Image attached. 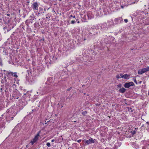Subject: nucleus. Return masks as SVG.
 <instances>
[{"instance_id":"nucleus-15","label":"nucleus","mask_w":149,"mask_h":149,"mask_svg":"<svg viewBox=\"0 0 149 149\" xmlns=\"http://www.w3.org/2000/svg\"><path fill=\"white\" fill-rule=\"evenodd\" d=\"M133 80L134 82L136 84H137L138 83L137 82L135 78H134L133 79Z\"/></svg>"},{"instance_id":"nucleus-32","label":"nucleus","mask_w":149,"mask_h":149,"mask_svg":"<svg viewBox=\"0 0 149 149\" xmlns=\"http://www.w3.org/2000/svg\"><path fill=\"white\" fill-rule=\"evenodd\" d=\"M121 7L122 8H123V6H121Z\"/></svg>"},{"instance_id":"nucleus-36","label":"nucleus","mask_w":149,"mask_h":149,"mask_svg":"<svg viewBox=\"0 0 149 149\" xmlns=\"http://www.w3.org/2000/svg\"><path fill=\"white\" fill-rule=\"evenodd\" d=\"M77 22H78V23H79V21H78Z\"/></svg>"},{"instance_id":"nucleus-25","label":"nucleus","mask_w":149,"mask_h":149,"mask_svg":"<svg viewBox=\"0 0 149 149\" xmlns=\"http://www.w3.org/2000/svg\"><path fill=\"white\" fill-rule=\"evenodd\" d=\"M73 17V16H72V15H71L70 16V17H69V18H71V17Z\"/></svg>"},{"instance_id":"nucleus-38","label":"nucleus","mask_w":149,"mask_h":149,"mask_svg":"<svg viewBox=\"0 0 149 149\" xmlns=\"http://www.w3.org/2000/svg\"><path fill=\"white\" fill-rule=\"evenodd\" d=\"M148 95H149V92H148Z\"/></svg>"},{"instance_id":"nucleus-26","label":"nucleus","mask_w":149,"mask_h":149,"mask_svg":"<svg viewBox=\"0 0 149 149\" xmlns=\"http://www.w3.org/2000/svg\"><path fill=\"white\" fill-rule=\"evenodd\" d=\"M55 141V140L54 139H53L52 140V142H54V141Z\"/></svg>"},{"instance_id":"nucleus-10","label":"nucleus","mask_w":149,"mask_h":149,"mask_svg":"<svg viewBox=\"0 0 149 149\" xmlns=\"http://www.w3.org/2000/svg\"><path fill=\"white\" fill-rule=\"evenodd\" d=\"M31 19H30L29 20H27L26 21L25 23L27 26H29V24L30 23V20Z\"/></svg>"},{"instance_id":"nucleus-8","label":"nucleus","mask_w":149,"mask_h":149,"mask_svg":"<svg viewBox=\"0 0 149 149\" xmlns=\"http://www.w3.org/2000/svg\"><path fill=\"white\" fill-rule=\"evenodd\" d=\"M130 75L127 74H125L123 75V78L125 79H129V78Z\"/></svg>"},{"instance_id":"nucleus-23","label":"nucleus","mask_w":149,"mask_h":149,"mask_svg":"<svg viewBox=\"0 0 149 149\" xmlns=\"http://www.w3.org/2000/svg\"><path fill=\"white\" fill-rule=\"evenodd\" d=\"M81 139L78 140L77 141V142L79 143H80L81 142Z\"/></svg>"},{"instance_id":"nucleus-5","label":"nucleus","mask_w":149,"mask_h":149,"mask_svg":"<svg viewBox=\"0 0 149 149\" xmlns=\"http://www.w3.org/2000/svg\"><path fill=\"white\" fill-rule=\"evenodd\" d=\"M6 74L7 77H8L9 75L13 76L14 73L11 72L6 71Z\"/></svg>"},{"instance_id":"nucleus-28","label":"nucleus","mask_w":149,"mask_h":149,"mask_svg":"<svg viewBox=\"0 0 149 149\" xmlns=\"http://www.w3.org/2000/svg\"><path fill=\"white\" fill-rule=\"evenodd\" d=\"M4 79H5V80L6 82H7L6 80V77H5Z\"/></svg>"},{"instance_id":"nucleus-21","label":"nucleus","mask_w":149,"mask_h":149,"mask_svg":"<svg viewBox=\"0 0 149 149\" xmlns=\"http://www.w3.org/2000/svg\"><path fill=\"white\" fill-rule=\"evenodd\" d=\"M124 21L125 23H127L128 22V20L127 19H125Z\"/></svg>"},{"instance_id":"nucleus-19","label":"nucleus","mask_w":149,"mask_h":149,"mask_svg":"<svg viewBox=\"0 0 149 149\" xmlns=\"http://www.w3.org/2000/svg\"><path fill=\"white\" fill-rule=\"evenodd\" d=\"M76 22V21H75L74 20H72L71 21V23L72 24H74Z\"/></svg>"},{"instance_id":"nucleus-20","label":"nucleus","mask_w":149,"mask_h":149,"mask_svg":"<svg viewBox=\"0 0 149 149\" xmlns=\"http://www.w3.org/2000/svg\"><path fill=\"white\" fill-rule=\"evenodd\" d=\"M123 75L122 74H120V77L121 78H123Z\"/></svg>"},{"instance_id":"nucleus-13","label":"nucleus","mask_w":149,"mask_h":149,"mask_svg":"<svg viewBox=\"0 0 149 149\" xmlns=\"http://www.w3.org/2000/svg\"><path fill=\"white\" fill-rule=\"evenodd\" d=\"M16 74H17V72H14V74H13V76L14 77H16V78H17L18 77V76Z\"/></svg>"},{"instance_id":"nucleus-6","label":"nucleus","mask_w":149,"mask_h":149,"mask_svg":"<svg viewBox=\"0 0 149 149\" xmlns=\"http://www.w3.org/2000/svg\"><path fill=\"white\" fill-rule=\"evenodd\" d=\"M126 89H125L124 88H120L119 89V92L121 93H124L126 91Z\"/></svg>"},{"instance_id":"nucleus-39","label":"nucleus","mask_w":149,"mask_h":149,"mask_svg":"<svg viewBox=\"0 0 149 149\" xmlns=\"http://www.w3.org/2000/svg\"><path fill=\"white\" fill-rule=\"evenodd\" d=\"M27 146H27H27H26V147H27Z\"/></svg>"},{"instance_id":"nucleus-30","label":"nucleus","mask_w":149,"mask_h":149,"mask_svg":"<svg viewBox=\"0 0 149 149\" xmlns=\"http://www.w3.org/2000/svg\"><path fill=\"white\" fill-rule=\"evenodd\" d=\"M141 82H142V81H140L139 82V83L140 84H141Z\"/></svg>"},{"instance_id":"nucleus-37","label":"nucleus","mask_w":149,"mask_h":149,"mask_svg":"<svg viewBox=\"0 0 149 149\" xmlns=\"http://www.w3.org/2000/svg\"><path fill=\"white\" fill-rule=\"evenodd\" d=\"M46 18H48V17H46Z\"/></svg>"},{"instance_id":"nucleus-29","label":"nucleus","mask_w":149,"mask_h":149,"mask_svg":"<svg viewBox=\"0 0 149 149\" xmlns=\"http://www.w3.org/2000/svg\"><path fill=\"white\" fill-rule=\"evenodd\" d=\"M134 132V133H133V134H135V133L136 132H135V131H134V132Z\"/></svg>"},{"instance_id":"nucleus-1","label":"nucleus","mask_w":149,"mask_h":149,"mask_svg":"<svg viewBox=\"0 0 149 149\" xmlns=\"http://www.w3.org/2000/svg\"><path fill=\"white\" fill-rule=\"evenodd\" d=\"M134 84L133 82H131L125 83L124 84V86L125 88H128L131 86H134Z\"/></svg>"},{"instance_id":"nucleus-2","label":"nucleus","mask_w":149,"mask_h":149,"mask_svg":"<svg viewBox=\"0 0 149 149\" xmlns=\"http://www.w3.org/2000/svg\"><path fill=\"white\" fill-rule=\"evenodd\" d=\"M39 3H38L37 2H34L33 3L32 8L33 10H38Z\"/></svg>"},{"instance_id":"nucleus-35","label":"nucleus","mask_w":149,"mask_h":149,"mask_svg":"<svg viewBox=\"0 0 149 149\" xmlns=\"http://www.w3.org/2000/svg\"><path fill=\"white\" fill-rule=\"evenodd\" d=\"M73 17L74 18H75V16H74Z\"/></svg>"},{"instance_id":"nucleus-40","label":"nucleus","mask_w":149,"mask_h":149,"mask_svg":"<svg viewBox=\"0 0 149 149\" xmlns=\"http://www.w3.org/2000/svg\"><path fill=\"white\" fill-rule=\"evenodd\" d=\"M37 103H40V102H37Z\"/></svg>"},{"instance_id":"nucleus-7","label":"nucleus","mask_w":149,"mask_h":149,"mask_svg":"<svg viewBox=\"0 0 149 149\" xmlns=\"http://www.w3.org/2000/svg\"><path fill=\"white\" fill-rule=\"evenodd\" d=\"M40 131H39L38 132V133L37 134V135L35 136L34 138L33 139H35L36 141H37L38 139V137L40 136L39 135V133H40Z\"/></svg>"},{"instance_id":"nucleus-33","label":"nucleus","mask_w":149,"mask_h":149,"mask_svg":"<svg viewBox=\"0 0 149 149\" xmlns=\"http://www.w3.org/2000/svg\"><path fill=\"white\" fill-rule=\"evenodd\" d=\"M0 90H1V91H2V88H0Z\"/></svg>"},{"instance_id":"nucleus-16","label":"nucleus","mask_w":149,"mask_h":149,"mask_svg":"<svg viewBox=\"0 0 149 149\" xmlns=\"http://www.w3.org/2000/svg\"><path fill=\"white\" fill-rule=\"evenodd\" d=\"M47 146L48 147H50L51 146V144L50 143L48 142L46 144Z\"/></svg>"},{"instance_id":"nucleus-22","label":"nucleus","mask_w":149,"mask_h":149,"mask_svg":"<svg viewBox=\"0 0 149 149\" xmlns=\"http://www.w3.org/2000/svg\"><path fill=\"white\" fill-rule=\"evenodd\" d=\"M116 78H117V79H119V78H120V75H117L116 76Z\"/></svg>"},{"instance_id":"nucleus-31","label":"nucleus","mask_w":149,"mask_h":149,"mask_svg":"<svg viewBox=\"0 0 149 149\" xmlns=\"http://www.w3.org/2000/svg\"><path fill=\"white\" fill-rule=\"evenodd\" d=\"M146 124H147L148 125L149 124V123L147 122H146Z\"/></svg>"},{"instance_id":"nucleus-14","label":"nucleus","mask_w":149,"mask_h":149,"mask_svg":"<svg viewBox=\"0 0 149 149\" xmlns=\"http://www.w3.org/2000/svg\"><path fill=\"white\" fill-rule=\"evenodd\" d=\"M146 72L149 71V66H148L146 68H145Z\"/></svg>"},{"instance_id":"nucleus-27","label":"nucleus","mask_w":149,"mask_h":149,"mask_svg":"<svg viewBox=\"0 0 149 149\" xmlns=\"http://www.w3.org/2000/svg\"><path fill=\"white\" fill-rule=\"evenodd\" d=\"M7 15L8 16H9L10 15V14H7Z\"/></svg>"},{"instance_id":"nucleus-24","label":"nucleus","mask_w":149,"mask_h":149,"mask_svg":"<svg viewBox=\"0 0 149 149\" xmlns=\"http://www.w3.org/2000/svg\"><path fill=\"white\" fill-rule=\"evenodd\" d=\"M72 87H70L69 88H68L67 90V91H69L71 89Z\"/></svg>"},{"instance_id":"nucleus-3","label":"nucleus","mask_w":149,"mask_h":149,"mask_svg":"<svg viewBox=\"0 0 149 149\" xmlns=\"http://www.w3.org/2000/svg\"><path fill=\"white\" fill-rule=\"evenodd\" d=\"M94 143V141L91 138L89 140H86L85 141V143L87 144H89L91 143Z\"/></svg>"},{"instance_id":"nucleus-11","label":"nucleus","mask_w":149,"mask_h":149,"mask_svg":"<svg viewBox=\"0 0 149 149\" xmlns=\"http://www.w3.org/2000/svg\"><path fill=\"white\" fill-rule=\"evenodd\" d=\"M87 111H82V114L84 116H86L87 114Z\"/></svg>"},{"instance_id":"nucleus-41","label":"nucleus","mask_w":149,"mask_h":149,"mask_svg":"<svg viewBox=\"0 0 149 149\" xmlns=\"http://www.w3.org/2000/svg\"><path fill=\"white\" fill-rule=\"evenodd\" d=\"M62 107H63V106H62L61 107V108Z\"/></svg>"},{"instance_id":"nucleus-12","label":"nucleus","mask_w":149,"mask_h":149,"mask_svg":"<svg viewBox=\"0 0 149 149\" xmlns=\"http://www.w3.org/2000/svg\"><path fill=\"white\" fill-rule=\"evenodd\" d=\"M36 141L34 139H33L31 141L30 143H31L32 145H33L34 143H35Z\"/></svg>"},{"instance_id":"nucleus-4","label":"nucleus","mask_w":149,"mask_h":149,"mask_svg":"<svg viewBox=\"0 0 149 149\" xmlns=\"http://www.w3.org/2000/svg\"><path fill=\"white\" fill-rule=\"evenodd\" d=\"M146 71L145 68L139 70L138 71V74H142L146 72Z\"/></svg>"},{"instance_id":"nucleus-18","label":"nucleus","mask_w":149,"mask_h":149,"mask_svg":"<svg viewBox=\"0 0 149 149\" xmlns=\"http://www.w3.org/2000/svg\"><path fill=\"white\" fill-rule=\"evenodd\" d=\"M117 86L118 87H119V88H120L122 86V85L121 84H118V85H117Z\"/></svg>"},{"instance_id":"nucleus-9","label":"nucleus","mask_w":149,"mask_h":149,"mask_svg":"<svg viewBox=\"0 0 149 149\" xmlns=\"http://www.w3.org/2000/svg\"><path fill=\"white\" fill-rule=\"evenodd\" d=\"M121 19H122V18H119L116 19V24H118L119 23H120V22L119 21V20L121 21Z\"/></svg>"},{"instance_id":"nucleus-17","label":"nucleus","mask_w":149,"mask_h":149,"mask_svg":"<svg viewBox=\"0 0 149 149\" xmlns=\"http://www.w3.org/2000/svg\"><path fill=\"white\" fill-rule=\"evenodd\" d=\"M128 110L131 112L132 111V109L131 108H128Z\"/></svg>"},{"instance_id":"nucleus-34","label":"nucleus","mask_w":149,"mask_h":149,"mask_svg":"<svg viewBox=\"0 0 149 149\" xmlns=\"http://www.w3.org/2000/svg\"><path fill=\"white\" fill-rule=\"evenodd\" d=\"M13 117H11L12 119H13Z\"/></svg>"}]
</instances>
